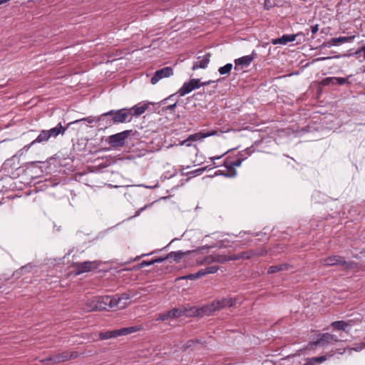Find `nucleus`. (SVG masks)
I'll return each mask as SVG.
<instances>
[{
	"instance_id": "obj_32",
	"label": "nucleus",
	"mask_w": 365,
	"mask_h": 365,
	"mask_svg": "<svg viewBox=\"0 0 365 365\" xmlns=\"http://www.w3.org/2000/svg\"><path fill=\"white\" fill-rule=\"evenodd\" d=\"M80 121H86V122H87L88 123H93L94 121H99V120H98V117L97 118H94V117H92V116H89V117L84 118H82V119H80V120H76L73 121V123H71H71H78ZM68 125H70V123Z\"/></svg>"
},
{
	"instance_id": "obj_7",
	"label": "nucleus",
	"mask_w": 365,
	"mask_h": 365,
	"mask_svg": "<svg viewBox=\"0 0 365 365\" xmlns=\"http://www.w3.org/2000/svg\"><path fill=\"white\" fill-rule=\"evenodd\" d=\"M49 135L46 130H43L41 131L39 135L37 136L36 139H34L31 143L24 145L21 149H20L17 153L14 155V158L16 156H21L24 155V153L27 152L32 145L36 143H46L49 140Z\"/></svg>"
},
{
	"instance_id": "obj_26",
	"label": "nucleus",
	"mask_w": 365,
	"mask_h": 365,
	"mask_svg": "<svg viewBox=\"0 0 365 365\" xmlns=\"http://www.w3.org/2000/svg\"><path fill=\"white\" fill-rule=\"evenodd\" d=\"M204 276V273L202 270H199L195 274H190L182 277H179L176 279V280H181V279H190V280H195L197 278H200L201 277Z\"/></svg>"
},
{
	"instance_id": "obj_11",
	"label": "nucleus",
	"mask_w": 365,
	"mask_h": 365,
	"mask_svg": "<svg viewBox=\"0 0 365 365\" xmlns=\"http://www.w3.org/2000/svg\"><path fill=\"white\" fill-rule=\"evenodd\" d=\"M130 299L129 294L123 293L120 295H115L111 297L112 303H110V307H116L118 309H123L128 304V301Z\"/></svg>"
},
{
	"instance_id": "obj_41",
	"label": "nucleus",
	"mask_w": 365,
	"mask_h": 365,
	"mask_svg": "<svg viewBox=\"0 0 365 365\" xmlns=\"http://www.w3.org/2000/svg\"><path fill=\"white\" fill-rule=\"evenodd\" d=\"M361 53H363L364 58H365V44L356 52V54H361Z\"/></svg>"
},
{
	"instance_id": "obj_31",
	"label": "nucleus",
	"mask_w": 365,
	"mask_h": 365,
	"mask_svg": "<svg viewBox=\"0 0 365 365\" xmlns=\"http://www.w3.org/2000/svg\"><path fill=\"white\" fill-rule=\"evenodd\" d=\"M219 269L217 266H210L207 267L205 269H201L204 273V276L207 274H213L215 273Z\"/></svg>"
},
{
	"instance_id": "obj_15",
	"label": "nucleus",
	"mask_w": 365,
	"mask_h": 365,
	"mask_svg": "<svg viewBox=\"0 0 365 365\" xmlns=\"http://www.w3.org/2000/svg\"><path fill=\"white\" fill-rule=\"evenodd\" d=\"M216 134H217L216 130H212V131L207 132V133H203V132L196 133L195 134L190 135L186 140H183L181 143V145H186L187 146H190V144L189 143L190 141H196V140H202L207 137L212 136Z\"/></svg>"
},
{
	"instance_id": "obj_20",
	"label": "nucleus",
	"mask_w": 365,
	"mask_h": 365,
	"mask_svg": "<svg viewBox=\"0 0 365 365\" xmlns=\"http://www.w3.org/2000/svg\"><path fill=\"white\" fill-rule=\"evenodd\" d=\"M149 103H141L134 106L130 109H128L131 111V115H134L136 116H139L145 113V111L148 108Z\"/></svg>"
},
{
	"instance_id": "obj_10",
	"label": "nucleus",
	"mask_w": 365,
	"mask_h": 365,
	"mask_svg": "<svg viewBox=\"0 0 365 365\" xmlns=\"http://www.w3.org/2000/svg\"><path fill=\"white\" fill-rule=\"evenodd\" d=\"M128 135V130L112 135L109 137L108 143L113 147H121L125 144Z\"/></svg>"
},
{
	"instance_id": "obj_8",
	"label": "nucleus",
	"mask_w": 365,
	"mask_h": 365,
	"mask_svg": "<svg viewBox=\"0 0 365 365\" xmlns=\"http://www.w3.org/2000/svg\"><path fill=\"white\" fill-rule=\"evenodd\" d=\"M200 87V80L199 78H192L188 82L184 83L182 86L178 90L177 93L180 96H184L187 93H190L195 89Z\"/></svg>"
},
{
	"instance_id": "obj_19",
	"label": "nucleus",
	"mask_w": 365,
	"mask_h": 365,
	"mask_svg": "<svg viewBox=\"0 0 365 365\" xmlns=\"http://www.w3.org/2000/svg\"><path fill=\"white\" fill-rule=\"evenodd\" d=\"M235 259H236L235 257H228L225 255L215 254V255H211L207 256L205 259V262L207 263V264H210L212 262H218V263H223L228 260Z\"/></svg>"
},
{
	"instance_id": "obj_16",
	"label": "nucleus",
	"mask_w": 365,
	"mask_h": 365,
	"mask_svg": "<svg viewBox=\"0 0 365 365\" xmlns=\"http://www.w3.org/2000/svg\"><path fill=\"white\" fill-rule=\"evenodd\" d=\"M308 34H309V31H307L305 35H308ZM301 35L304 36V34H303L302 32H299L296 34L283 35L280 38L272 39V43L273 45H277V44L286 45L289 42L294 41L296 40L297 37L299 36H301Z\"/></svg>"
},
{
	"instance_id": "obj_39",
	"label": "nucleus",
	"mask_w": 365,
	"mask_h": 365,
	"mask_svg": "<svg viewBox=\"0 0 365 365\" xmlns=\"http://www.w3.org/2000/svg\"><path fill=\"white\" fill-rule=\"evenodd\" d=\"M319 31V25L315 24L311 27V31L313 35L316 34Z\"/></svg>"
},
{
	"instance_id": "obj_25",
	"label": "nucleus",
	"mask_w": 365,
	"mask_h": 365,
	"mask_svg": "<svg viewBox=\"0 0 365 365\" xmlns=\"http://www.w3.org/2000/svg\"><path fill=\"white\" fill-rule=\"evenodd\" d=\"M118 336H119L118 329H115V330H112V331H107L105 332H101L99 334V338L101 340L108 339H111V338H115Z\"/></svg>"
},
{
	"instance_id": "obj_23",
	"label": "nucleus",
	"mask_w": 365,
	"mask_h": 365,
	"mask_svg": "<svg viewBox=\"0 0 365 365\" xmlns=\"http://www.w3.org/2000/svg\"><path fill=\"white\" fill-rule=\"evenodd\" d=\"M140 327L135 326L118 329V336H125L140 330Z\"/></svg>"
},
{
	"instance_id": "obj_3",
	"label": "nucleus",
	"mask_w": 365,
	"mask_h": 365,
	"mask_svg": "<svg viewBox=\"0 0 365 365\" xmlns=\"http://www.w3.org/2000/svg\"><path fill=\"white\" fill-rule=\"evenodd\" d=\"M196 312L197 310L194 308H173L168 312L160 314L156 318V321H165L169 319H176L182 316L191 317L195 315Z\"/></svg>"
},
{
	"instance_id": "obj_17",
	"label": "nucleus",
	"mask_w": 365,
	"mask_h": 365,
	"mask_svg": "<svg viewBox=\"0 0 365 365\" xmlns=\"http://www.w3.org/2000/svg\"><path fill=\"white\" fill-rule=\"evenodd\" d=\"M335 354H336V351H334V350H331L322 356L308 358L306 359V362H305L304 365H316V364H322V363L324 362L325 361L333 357Z\"/></svg>"
},
{
	"instance_id": "obj_29",
	"label": "nucleus",
	"mask_w": 365,
	"mask_h": 365,
	"mask_svg": "<svg viewBox=\"0 0 365 365\" xmlns=\"http://www.w3.org/2000/svg\"><path fill=\"white\" fill-rule=\"evenodd\" d=\"M184 256V252L181 251L171 252L168 255V259L173 258L175 262H178Z\"/></svg>"
},
{
	"instance_id": "obj_43",
	"label": "nucleus",
	"mask_w": 365,
	"mask_h": 365,
	"mask_svg": "<svg viewBox=\"0 0 365 365\" xmlns=\"http://www.w3.org/2000/svg\"><path fill=\"white\" fill-rule=\"evenodd\" d=\"M205 170V168H203L197 169V170H195L193 173L197 175H200Z\"/></svg>"
},
{
	"instance_id": "obj_12",
	"label": "nucleus",
	"mask_w": 365,
	"mask_h": 365,
	"mask_svg": "<svg viewBox=\"0 0 365 365\" xmlns=\"http://www.w3.org/2000/svg\"><path fill=\"white\" fill-rule=\"evenodd\" d=\"M173 75V70L171 67L167 66L155 71L150 79L152 84H156L160 80L168 78Z\"/></svg>"
},
{
	"instance_id": "obj_44",
	"label": "nucleus",
	"mask_w": 365,
	"mask_h": 365,
	"mask_svg": "<svg viewBox=\"0 0 365 365\" xmlns=\"http://www.w3.org/2000/svg\"><path fill=\"white\" fill-rule=\"evenodd\" d=\"M215 81H205V82H203V83H200V86H208L212 83H214Z\"/></svg>"
},
{
	"instance_id": "obj_1",
	"label": "nucleus",
	"mask_w": 365,
	"mask_h": 365,
	"mask_svg": "<svg viewBox=\"0 0 365 365\" xmlns=\"http://www.w3.org/2000/svg\"><path fill=\"white\" fill-rule=\"evenodd\" d=\"M131 115V111L126 108L119 110H111L107 113H103L98 117L100 122L106 121V127L111 126L113 124L123 123L126 121L130 122L131 118L128 119Z\"/></svg>"
},
{
	"instance_id": "obj_22",
	"label": "nucleus",
	"mask_w": 365,
	"mask_h": 365,
	"mask_svg": "<svg viewBox=\"0 0 365 365\" xmlns=\"http://www.w3.org/2000/svg\"><path fill=\"white\" fill-rule=\"evenodd\" d=\"M355 36H340L338 38H332L331 43L332 45L342 44L347 42H351L354 39Z\"/></svg>"
},
{
	"instance_id": "obj_24",
	"label": "nucleus",
	"mask_w": 365,
	"mask_h": 365,
	"mask_svg": "<svg viewBox=\"0 0 365 365\" xmlns=\"http://www.w3.org/2000/svg\"><path fill=\"white\" fill-rule=\"evenodd\" d=\"M140 327L135 326L118 329V336H125L140 330Z\"/></svg>"
},
{
	"instance_id": "obj_28",
	"label": "nucleus",
	"mask_w": 365,
	"mask_h": 365,
	"mask_svg": "<svg viewBox=\"0 0 365 365\" xmlns=\"http://www.w3.org/2000/svg\"><path fill=\"white\" fill-rule=\"evenodd\" d=\"M287 265L285 264H279V265H273L269 268L267 272L269 274H272V273H275V272L281 271V270L287 269Z\"/></svg>"
},
{
	"instance_id": "obj_34",
	"label": "nucleus",
	"mask_w": 365,
	"mask_h": 365,
	"mask_svg": "<svg viewBox=\"0 0 365 365\" xmlns=\"http://www.w3.org/2000/svg\"><path fill=\"white\" fill-rule=\"evenodd\" d=\"M332 81H336V84L343 85L346 82V79L342 77H335Z\"/></svg>"
},
{
	"instance_id": "obj_6",
	"label": "nucleus",
	"mask_w": 365,
	"mask_h": 365,
	"mask_svg": "<svg viewBox=\"0 0 365 365\" xmlns=\"http://www.w3.org/2000/svg\"><path fill=\"white\" fill-rule=\"evenodd\" d=\"M235 304V299L234 298H224L212 302L211 304H207L204 309L206 312H212L216 310L231 307Z\"/></svg>"
},
{
	"instance_id": "obj_42",
	"label": "nucleus",
	"mask_w": 365,
	"mask_h": 365,
	"mask_svg": "<svg viewBox=\"0 0 365 365\" xmlns=\"http://www.w3.org/2000/svg\"><path fill=\"white\" fill-rule=\"evenodd\" d=\"M176 105H177V103H175L172 105H170V106H168L166 108H165V110H172L173 109L175 108L176 107Z\"/></svg>"
},
{
	"instance_id": "obj_38",
	"label": "nucleus",
	"mask_w": 365,
	"mask_h": 365,
	"mask_svg": "<svg viewBox=\"0 0 365 365\" xmlns=\"http://www.w3.org/2000/svg\"><path fill=\"white\" fill-rule=\"evenodd\" d=\"M69 358H70V356H68L66 354L65 356H58V358L55 359V361H57V362L63 361L67 360Z\"/></svg>"
},
{
	"instance_id": "obj_36",
	"label": "nucleus",
	"mask_w": 365,
	"mask_h": 365,
	"mask_svg": "<svg viewBox=\"0 0 365 365\" xmlns=\"http://www.w3.org/2000/svg\"><path fill=\"white\" fill-rule=\"evenodd\" d=\"M168 259V257L167 255L165 257H157V258L153 259V264L160 263V262H164L165 259Z\"/></svg>"
},
{
	"instance_id": "obj_2",
	"label": "nucleus",
	"mask_w": 365,
	"mask_h": 365,
	"mask_svg": "<svg viewBox=\"0 0 365 365\" xmlns=\"http://www.w3.org/2000/svg\"><path fill=\"white\" fill-rule=\"evenodd\" d=\"M110 303H112V299L110 296L93 297L87 299L83 309L86 312L104 310L106 309L108 306L110 307Z\"/></svg>"
},
{
	"instance_id": "obj_47",
	"label": "nucleus",
	"mask_w": 365,
	"mask_h": 365,
	"mask_svg": "<svg viewBox=\"0 0 365 365\" xmlns=\"http://www.w3.org/2000/svg\"><path fill=\"white\" fill-rule=\"evenodd\" d=\"M344 352V349L340 350L338 353L342 354Z\"/></svg>"
},
{
	"instance_id": "obj_49",
	"label": "nucleus",
	"mask_w": 365,
	"mask_h": 365,
	"mask_svg": "<svg viewBox=\"0 0 365 365\" xmlns=\"http://www.w3.org/2000/svg\"><path fill=\"white\" fill-rule=\"evenodd\" d=\"M25 269H26V267H22L21 270L23 271V270H24Z\"/></svg>"
},
{
	"instance_id": "obj_21",
	"label": "nucleus",
	"mask_w": 365,
	"mask_h": 365,
	"mask_svg": "<svg viewBox=\"0 0 365 365\" xmlns=\"http://www.w3.org/2000/svg\"><path fill=\"white\" fill-rule=\"evenodd\" d=\"M66 128L63 127L61 123H59L56 127L46 130L48 133L49 138H56L60 134L63 135L66 132Z\"/></svg>"
},
{
	"instance_id": "obj_30",
	"label": "nucleus",
	"mask_w": 365,
	"mask_h": 365,
	"mask_svg": "<svg viewBox=\"0 0 365 365\" xmlns=\"http://www.w3.org/2000/svg\"><path fill=\"white\" fill-rule=\"evenodd\" d=\"M233 66L232 63H227L224 66L220 67L218 69L219 73L221 75H226L229 74Z\"/></svg>"
},
{
	"instance_id": "obj_37",
	"label": "nucleus",
	"mask_w": 365,
	"mask_h": 365,
	"mask_svg": "<svg viewBox=\"0 0 365 365\" xmlns=\"http://www.w3.org/2000/svg\"><path fill=\"white\" fill-rule=\"evenodd\" d=\"M364 348H365V343H361V344L353 347L352 349L356 351H359L362 350Z\"/></svg>"
},
{
	"instance_id": "obj_46",
	"label": "nucleus",
	"mask_w": 365,
	"mask_h": 365,
	"mask_svg": "<svg viewBox=\"0 0 365 365\" xmlns=\"http://www.w3.org/2000/svg\"><path fill=\"white\" fill-rule=\"evenodd\" d=\"M146 207H147V206H145L144 207L140 208V209L138 211L137 215H139V213H140V212H141L143 210H144Z\"/></svg>"
},
{
	"instance_id": "obj_14",
	"label": "nucleus",
	"mask_w": 365,
	"mask_h": 365,
	"mask_svg": "<svg viewBox=\"0 0 365 365\" xmlns=\"http://www.w3.org/2000/svg\"><path fill=\"white\" fill-rule=\"evenodd\" d=\"M321 263L325 266L346 265V267H349V264L344 260V259L338 255H332L322 259H321Z\"/></svg>"
},
{
	"instance_id": "obj_35",
	"label": "nucleus",
	"mask_w": 365,
	"mask_h": 365,
	"mask_svg": "<svg viewBox=\"0 0 365 365\" xmlns=\"http://www.w3.org/2000/svg\"><path fill=\"white\" fill-rule=\"evenodd\" d=\"M153 264V259L150 261H143L139 264V267L143 268L146 266H150Z\"/></svg>"
},
{
	"instance_id": "obj_13",
	"label": "nucleus",
	"mask_w": 365,
	"mask_h": 365,
	"mask_svg": "<svg viewBox=\"0 0 365 365\" xmlns=\"http://www.w3.org/2000/svg\"><path fill=\"white\" fill-rule=\"evenodd\" d=\"M211 54L210 53H204L198 55L195 61H194L192 70L195 71L198 68H205L210 61Z\"/></svg>"
},
{
	"instance_id": "obj_40",
	"label": "nucleus",
	"mask_w": 365,
	"mask_h": 365,
	"mask_svg": "<svg viewBox=\"0 0 365 365\" xmlns=\"http://www.w3.org/2000/svg\"><path fill=\"white\" fill-rule=\"evenodd\" d=\"M194 344H195L194 341L190 340L183 346V349H187L191 347Z\"/></svg>"
},
{
	"instance_id": "obj_33",
	"label": "nucleus",
	"mask_w": 365,
	"mask_h": 365,
	"mask_svg": "<svg viewBox=\"0 0 365 365\" xmlns=\"http://www.w3.org/2000/svg\"><path fill=\"white\" fill-rule=\"evenodd\" d=\"M334 78L335 77H328V78H324L322 81V84L324 86H328L330 83L336 85V81H332V79H334Z\"/></svg>"
},
{
	"instance_id": "obj_9",
	"label": "nucleus",
	"mask_w": 365,
	"mask_h": 365,
	"mask_svg": "<svg viewBox=\"0 0 365 365\" xmlns=\"http://www.w3.org/2000/svg\"><path fill=\"white\" fill-rule=\"evenodd\" d=\"M98 266L99 264L97 261H86L83 262H77L74 264V267L76 269L77 274L96 269L98 267Z\"/></svg>"
},
{
	"instance_id": "obj_27",
	"label": "nucleus",
	"mask_w": 365,
	"mask_h": 365,
	"mask_svg": "<svg viewBox=\"0 0 365 365\" xmlns=\"http://www.w3.org/2000/svg\"><path fill=\"white\" fill-rule=\"evenodd\" d=\"M331 326L336 329L345 331L349 324L344 321H336L332 322Z\"/></svg>"
},
{
	"instance_id": "obj_5",
	"label": "nucleus",
	"mask_w": 365,
	"mask_h": 365,
	"mask_svg": "<svg viewBox=\"0 0 365 365\" xmlns=\"http://www.w3.org/2000/svg\"><path fill=\"white\" fill-rule=\"evenodd\" d=\"M341 341H343V339H339V337L336 334L324 333L319 334V338L316 341L309 343V348L317 346L324 347Z\"/></svg>"
},
{
	"instance_id": "obj_45",
	"label": "nucleus",
	"mask_w": 365,
	"mask_h": 365,
	"mask_svg": "<svg viewBox=\"0 0 365 365\" xmlns=\"http://www.w3.org/2000/svg\"><path fill=\"white\" fill-rule=\"evenodd\" d=\"M229 151H226L225 153H224L223 154H222L220 156H215L214 158H211V159L213 160L215 159H220L224 155H225L227 153H228Z\"/></svg>"
},
{
	"instance_id": "obj_48",
	"label": "nucleus",
	"mask_w": 365,
	"mask_h": 365,
	"mask_svg": "<svg viewBox=\"0 0 365 365\" xmlns=\"http://www.w3.org/2000/svg\"><path fill=\"white\" fill-rule=\"evenodd\" d=\"M173 96V95H171V96H169V98H168L165 99L164 101H167V100H168V99H170Z\"/></svg>"
},
{
	"instance_id": "obj_18",
	"label": "nucleus",
	"mask_w": 365,
	"mask_h": 365,
	"mask_svg": "<svg viewBox=\"0 0 365 365\" xmlns=\"http://www.w3.org/2000/svg\"><path fill=\"white\" fill-rule=\"evenodd\" d=\"M254 59L253 55H247L235 60V69L238 71L250 65Z\"/></svg>"
},
{
	"instance_id": "obj_4",
	"label": "nucleus",
	"mask_w": 365,
	"mask_h": 365,
	"mask_svg": "<svg viewBox=\"0 0 365 365\" xmlns=\"http://www.w3.org/2000/svg\"><path fill=\"white\" fill-rule=\"evenodd\" d=\"M245 158H246L243 156V154L240 153L236 160L232 161L229 159L225 160L223 165L226 168L227 173H224L223 171L220 170L218 172H220V174L225 175V177L234 178L237 175V171L235 168L240 167Z\"/></svg>"
}]
</instances>
